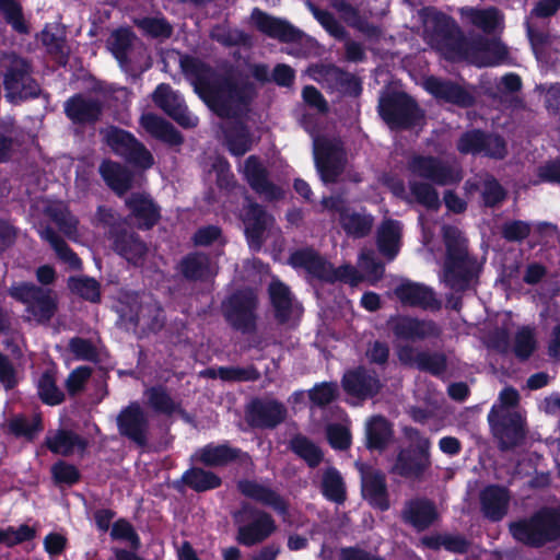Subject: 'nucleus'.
Masks as SVG:
<instances>
[{
  "label": "nucleus",
  "instance_id": "a18cd8bd",
  "mask_svg": "<svg viewBox=\"0 0 560 560\" xmlns=\"http://www.w3.org/2000/svg\"><path fill=\"white\" fill-rule=\"evenodd\" d=\"M182 273L191 280L207 279L217 273V267L203 254H191L180 262Z\"/></svg>",
  "mask_w": 560,
  "mask_h": 560
},
{
  "label": "nucleus",
  "instance_id": "ddd939ff",
  "mask_svg": "<svg viewBox=\"0 0 560 560\" xmlns=\"http://www.w3.org/2000/svg\"><path fill=\"white\" fill-rule=\"evenodd\" d=\"M378 109L390 128H408L422 118V113L415 101L402 93L383 96Z\"/></svg>",
  "mask_w": 560,
  "mask_h": 560
},
{
  "label": "nucleus",
  "instance_id": "7c9ffc66",
  "mask_svg": "<svg viewBox=\"0 0 560 560\" xmlns=\"http://www.w3.org/2000/svg\"><path fill=\"white\" fill-rule=\"evenodd\" d=\"M47 448L55 454L83 453L88 441L67 429L49 430L45 438Z\"/></svg>",
  "mask_w": 560,
  "mask_h": 560
},
{
  "label": "nucleus",
  "instance_id": "58836bf2",
  "mask_svg": "<svg viewBox=\"0 0 560 560\" xmlns=\"http://www.w3.org/2000/svg\"><path fill=\"white\" fill-rule=\"evenodd\" d=\"M462 18L469 24L481 30L485 33H492L500 27L503 16L495 8L474 9L462 8L459 10Z\"/></svg>",
  "mask_w": 560,
  "mask_h": 560
},
{
  "label": "nucleus",
  "instance_id": "49530a36",
  "mask_svg": "<svg viewBox=\"0 0 560 560\" xmlns=\"http://www.w3.org/2000/svg\"><path fill=\"white\" fill-rule=\"evenodd\" d=\"M50 477L55 487L66 489L78 485L82 479V474L75 465L58 459L50 467Z\"/></svg>",
  "mask_w": 560,
  "mask_h": 560
},
{
  "label": "nucleus",
  "instance_id": "9d476101",
  "mask_svg": "<svg viewBox=\"0 0 560 560\" xmlns=\"http://www.w3.org/2000/svg\"><path fill=\"white\" fill-rule=\"evenodd\" d=\"M107 48L125 70H143L151 65L147 48L129 28L112 32Z\"/></svg>",
  "mask_w": 560,
  "mask_h": 560
},
{
  "label": "nucleus",
  "instance_id": "f8f14e48",
  "mask_svg": "<svg viewBox=\"0 0 560 560\" xmlns=\"http://www.w3.org/2000/svg\"><path fill=\"white\" fill-rule=\"evenodd\" d=\"M316 168L324 183H334L343 172L346 156L337 139L315 138L313 143Z\"/></svg>",
  "mask_w": 560,
  "mask_h": 560
},
{
  "label": "nucleus",
  "instance_id": "4d7b16f0",
  "mask_svg": "<svg viewBox=\"0 0 560 560\" xmlns=\"http://www.w3.org/2000/svg\"><path fill=\"white\" fill-rule=\"evenodd\" d=\"M506 55V47L501 42H486L479 55L472 58V62L480 67L494 66L503 61Z\"/></svg>",
  "mask_w": 560,
  "mask_h": 560
},
{
  "label": "nucleus",
  "instance_id": "2f4dec72",
  "mask_svg": "<svg viewBox=\"0 0 560 560\" xmlns=\"http://www.w3.org/2000/svg\"><path fill=\"white\" fill-rule=\"evenodd\" d=\"M276 530V524L269 513H261L259 518L237 528L238 544L252 547L267 539Z\"/></svg>",
  "mask_w": 560,
  "mask_h": 560
},
{
  "label": "nucleus",
  "instance_id": "423d86ee",
  "mask_svg": "<svg viewBox=\"0 0 560 560\" xmlns=\"http://www.w3.org/2000/svg\"><path fill=\"white\" fill-rule=\"evenodd\" d=\"M0 68L3 70L5 97L10 102L36 97L39 94V85L32 78L31 66L25 59L15 54H3Z\"/></svg>",
  "mask_w": 560,
  "mask_h": 560
},
{
  "label": "nucleus",
  "instance_id": "7ed1b4c3",
  "mask_svg": "<svg viewBox=\"0 0 560 560\" xmlns=\"http://www.w3.org/2000/svg\"><path fill=\"white\" fill-rule=\"evenodd\" d=\"M512 537L530 548H541L560 540V509L542 506L529 517L509 524Z\"/></svg>",
  "mask_w": 560,
  "mask_h": 560
},
{
  "label": "nucleus",
  "instance_id": "a211bd4d",
  "mask_svg": "<svg viewBox=\"0 0 560 560\" xmlns=\"http://www.w3.org/2000/svg\"><path fill=\"white\" fill-rule=\"evenodd\" d=\"M394 335L404 340L436 339L441 336V327L433 320L399 316L390 320Z\"/></svg>",
  "mask_w": 560,
  "mask_h": 560
},
{
  "label": "nucleus",
  "instance_id": "72a5a7b5",
  "mask_svg": "<svg viewBox=\"0 0 560 560\" xmlns=\"http://www.w3.org/2000/svg\"><path fill=\"white\" fill-rule=\"evenodd\" d=\"M125 202L139 228L150 229L158 222L160 209L148 195L131 194Z\"/></svg>",
  "mask_w": 560,
  "mask_h": 560
},
{
  "label": "nucleus",
  "instance_id": "3c124183",
  "mask_svg": "<svg viewBox=\"0 0 560 560\" xmlns=\"http://www.w3.org/2000/svg\"><path fill=\"white\" fill-rule=\"evenodd\" d=\"M528 34L537 59L547 66L555 67L558 62V52L552 50L549 37L534 32L530 27H528Z\"/></svg>",
  "mask_w": 560,
  "mask_h": 560
},
{
  "label": "nucleus",
  "instance_id": "bf43d9fd",
  "mask_svg": "<svg viewBox=\"0 0 560 560\" xmlns=\"http://www.w3.org/2000/svg\"><path fill=\"white\" fill-rule=\"evenodd\" d=\"M135 23L145 35L154 38H168L173 33L172 25L164 18H143Z\"/></svg>",
  "mask_w": 560,
  "mask_h": 560
},
{
  "label": "nucleus",
  "instance_id": "f704fd0d",
  "mask_svg": "<svg viewBox=\"0 0 560 560\" xmlns=\"http://www.w3.org/2000/svg\"><path fill=\"white\" fill-rule=\"evenodd\" d=\"M272 223V218L265 210L256 205L250 203L244 215L245 233L250 247L259 249L262 242V234Z\"/></svg>",
  "mask_w": 560,
  "mask_h": 560
},
{
  "label": "nucleus",
  "instance_id": "680f3d73",
  "mask_svg": "<svg viewBox=\"0 0 560 560\" xmlns=\"http://www.w3.org/2000/svg\"><path fill=\"white\" fill-rule=\"evenodd\" d=\"M522 89V80L515 73H509L501 78L500 83L498 84V91L502 94V97H505V101L509 102L510 107H522V100L515 95Z\"/></svg>",
  "mask_w": 560,
  "mask_h": 560
},
{
  "label": "nucleus",
  "instance_id": "20e7f679",
  "mask_svg": "<svg viewBox=\"0 0 560 560\" xmlns=\"http://www.w3.org/2000/svg\"><path fill=\"white\" fill-rule=\"evenodd\" d=\"M423 26L425 40L446 59L457 60L468 56L463 33L447 15L425 9Z\"/></svg>",
  "mask_w": 560,
  "mask_h": 560
},
{
  "label": "nucleus",
  "instance_id": "37998d69",
  "mask_svg": "<svg viewBox=\"0 0 560 560\" xmlns=\"http://www.w3.org/2000/svg\"><path fill=\"white\" fill-rule=\"evenodd\" d=\"M100 173L106 184L118 195H124L131 188V173L116 162L104 161L100 165Z\"/></svg>",
  "mask_w": 560,
  "mask_h": 560
},
{
  "label": "nucleus",
  "instance_id": "603ef678",
  "mask_svg": "<svg viewBox=\"0 0 560 560\" xmlns=\"http://www.w3.org/2000/svg\"><path fill=\"white\" fill-rule=\"evenodd\" d=\"M36 529L27 524H22L18 528L8 526L0 528V545L13 548L18 545L31 541L36 537Z\"/></svg>",
  "mask_w": 560,
  "mask_h": 560
},
{
  "label": "nucleus",
  "instance_id": "f257e3e1",
  "mask_svg": "<svg viewBox=\"0 0 560 560\" xmlns=\"http://www.w3.org/2000/svg\"><path fill=\"white\" fill-rule=\"evenodd\" d=\"M178 61L195 92L218 116L236 118L248 112L255 96L252 84L218 74L201 60L188 55L178 54Z\"/></svg>",
  "mask_w": 560,
  "mask_h": 560
},
{
  "label": "nucleus",
  "instance_id": "338daca9",
  "mask_svg": "<svg viewBox=\"0 0 560 560\" xmlns=\"http://www.w3.org/2000/svg\"><path fill=\"white\" fill-rule=\"evenodd\" d=\"M416 368L433 375H441L446 370V357L440 352L423 351Z\"/></svg>",
  "mask_w": 560,
  "mask_h": 560
},
{
  "label": "nucleus",
  "instance_id": "4c0bfd02",
  "mask_svg": "<svg viewBox=\"0 0 560 560\" xmlns=\"http://www.w3.org/2000/svg\"><path fill=\"white\" fill-rule=\"evenodd\" d=\"M141 127L152 137L172 145L180 144L183 138L172 124L154 114H143L140 118Z\"/></svg>",
  "mask_w": 560,
  "mask_h": 560
},
{
  "label": "nucleus",
  "instance_id": "bb28decb",
  "mask_svg": "<svg viewBox=\"0 0 560 560\" xmlns=\"http://www.w3.org/2000/svg\"><path fill=\"white\" fill-rule=\"evenodd\" d=\"M342 386L349 395L366 399L376 395L382 385L374 372L358 368L343 375Z\"/></svg>",
  "mask_w": 560,
  "mask_h": 560
},
{
  "label": "nucleus",
  "instance_id": "cd10ccee",
  "mask_svg": "<svg viewBox=\"0 0 560 560\" xmlns=\"http://www.w3.org/2000/svg\"><path fill=\"white\" fill-rule=\"evenodd\" d=\"M117 425L122 435L140 445L144 443L148 420L139 404L132 402L121 410L117 417Z\"/></svg>",
  "mask_w": 560,
  "mask_h": 560
},
{
  "label": "nucleus",
  "instance_id": "39448f33",
  "mask_svg": "<svg viewBox=\"0 0 560 560\" xmlns=\"http://www.w3.org/2000/svg\"><path fill=\"white\" fill-rule=\"evenodd\" d=\"M9 294L25 305L26 318L37 324L48 323L58 311V294L48 287L18 282L11 285Z\"/></svg>",
  "mask_w": 560,
  "mask_h": 560
},
{
  "label": "nucleus",
  "instance_id": "a878e982",
  "mask_svg": "<svg viewBox=\"0 0 560 560\" xmlns=\"http://www.w3.org/2000/svg\"><path fill=\"white\" fill-rule=\"evenodd\" d=\"M402 521L418 532L428 529L439 517L435 504L425 498L411 499L401 512Z\"/></svg>",
  "mask_w": 560,
  "mask_h": 560
},
{
  "label": "nucleus",
  "instance_id": "69168bd1",
  "mask_svg": "<svg viewBox=\"0 0 560 560\" xmlns=\"http://www.w3.org/2000/svg\"><path fill=\"white\" fill-rule=\"evenodd\" d=\"M0 11L5 21L19 33H27V26L23 19L22 8L15 0H0Z\"/></svg>",
  "mask_w": 560,
  "mask_h": 560
},
{
  "label": "nucleus",
  "instance_id": "f03ea898",
  "mask_svg": "<svg viewBox=\"0 0 560 560\" xmlns=\"http://www.w3.org/2000/svg\"><path fill=\"white\" fill-rule=\"evenodd\" d=\"M442 237L446 255L440 280L454 293L464 292L475 283L480 265L469 254L467 238L458 228L443 225Z\"/></svg>",
  "mask_w": 560,
  "mask_h": 560
},
{
  "label": "nucleus",
  "instance_id": "de8ad7c7",
  "mask_svg": "<svg viewBox=\"0 0 560 560\" xmlns=\"http://www.w3.org/2000/svg\"><path fill=\"white\" fill-rule=\"evenodd\" d=\"M322 492L327 500L336 504H343L347 500L345 481L336 468L330 467L324 472Z\"/></svg>",
  "mask_w": 560,
  "mask_h": 560
},
{
  "label": "nucleus",
  "instance_id": "79ce46f5",
  "mask_svg": "<svg viewBox=\"0 0 560 560\" xmlns=\"http://www.w3.org/2000/svg\"><path fill=\"white\" fill-rule=\"evenodd\" d=\"M392 425L382 416H373L365 423L366 445L370 451H382L392 438Z\"/></svg>",
  "mask_w": 560,
  "mask_h": 560
},
{
  "label": "nucleus",
  "instance_id": "0eeeda50",
  "mask_svg": "<svg viewBox=\"0 0 560 560\" xmlns=\"http://www.w3.org/2000/svg\"><path fill=\"white\" fill-rule=\"evenodd\" d=\"M258 307V294L249 288L234 292L221 306L226 323L234 330L248 335L257 330Z\"/></svg>",
  "mask_w": 560,
  "mask_h": 560
},
{
  "label": "nucleus",
  "instance_id": "052dcab7",
  "mask_svg": "<svg viewBox=\"0 0 560 560\" xmlns=\"http://www.w3.org/2000/svg\"><path fill=\"white\" fill-rule=\"evenodd\" d=\"M310 11L320 25L335 38L346 39L347 32L345 27L336 20V18L328 11L320 10L311 2H307Z\"/></svg>",
  "mask_w": 560,
  "mask_h": 560
},
{
  "label": "nucleus",
  "instance_id": "9b49d317",
  "mask_svg": "<svg viewBox=\"0 0 560 560\" xmlns=\"http://www.w3.org/2000/svg\"><path fill=\"white\" fill-rule=\"evenodd\" d=\"M101 135L116 154L124 156L136 166L149 168L153 165L152 154L131 133L115 126H109L102 129Z\"/></svg>",
  "mask_w": 560,
  "mask_h": 560
},
{
  "label": "nucleus",
  "instance_id": "09e8293b",
  "mask_svg": "<svg viewBox=\"0 0 560 560\" xmlns=\"http://www.w3.org/2000/svg\"><path fill=\"white\" fill-rule=\"evenodd\" d=\"M40 236L51 245L58 257L63 262L68 264L73 269H79L81 267V260L79 257L68 247L66 242L57 235L54 230L47 228L40 232Z\"/></svg>",
  "mask_w": 560,
  "mask_h": 560
},
{
  "label": "nucleus",
  "instance_id": "a19ab883",
  "mask_svg": "<svg viewBox=\"0 0 560 560\" xmlns=\"http://www.w3.org/2000/svg\"><path fill=\"white\" fill-rule=\"evenodd\" d=\"M114 249L133 265L141 264L148 252L147 245L136 234L128 232L116 235Z\"/></svg>",
  "mask_w": 560,
  "mask_h": 560
},
{
  "label": "nucleus",
  "instance_id": "dca6fc26",
  "mask_svg": "<svg viewBox=\"0 0 560 560\" xmlns=\"http://www.w3.org/2000/svg\"><path fill=\"white\" fill-rule=\"evenodd\" d=\"M285 406L275 399L257 398L245 410L246 422L257 429H273L287 418Z\"/></svg>",
  "mask_w": 560,
  "mask_h": 560
},
{
  "label": "nucleus",
  "instance_id": "c9c22d12",
  "mask_svg": "<svg viewBox=\"0 0 560 560\" xmlns=\"http://www.w3.org/2000/svg\"><path fill=\"white\" fill-rule=\"evenodd\" d=\"M268 293L277 319L281 323L288 322L295 310L289 287L278 279H272L268 287Z\"/></svg>",
  "mask_w": 560,
  "mask_h": 560
},
{
  "label": "nucleus",
  "instance_id": "774afa93",
  "mask_svg": "<svg viewBox=\"0 0 560 560\" xmlns=\"http://www.w3.org/2000/svg\"><path fill=\"white\" fill-rule=\"evenodd\" d=\"M92 375V369L89 366H79L74 369L65 382L66 389L70 396L81 393Z\"/></svg>",
  "mask_w": 560,
  "mask_h": 560
},
{
  "label": "nucleus",
  "instance_id": "b1692460",
  "mask_svg": "<svg viewBox=\"0 0 560 560\" xmlns=\"http://www.w3.org/2000/svg\"><path fill=\"white\" fill-rule=\"evenodd\" d=\"M65 114L78 125H88L96 122L103 112L102 103L94 97L83 94H75L65 103Z\"/></svg>",
  "mask_w": 560,
  "mask_h": 560
},
{
  "label": "nucleus",
  "instance_id": "5fc2aeb1",
  "mask_svg": "<svg viewBox=\"0 0 560 560\" xmlns=\"http://www.w3.org/2000/svg\"><path fill=\"white\" fill-rule=\"evenodd\" d=\"M430 457H396L393 471L405 478H418L430 465Z\"/></svg>",
  "mask_w": 560,
  "mask_h": 560
},
{
  "label": "nucleus",
  "instance_id": "5701e85b",
  "mask_svg": "<svg viewBox=\"0 0 560 560\" xmlns=\"http://www.w3.org/2000/svg\"><path fill=\"white\" fill-rule=\"evenodd\" d=\"M361 492L372 508L382 512L389 509L386 477L381 470H361Z\"/></svg>",
  "mask_w": 560,
  "mask_h": 560
},
{
  "label": "nucleus",
  "instance_id": "2eb2a0df",
  "mask_svg": "<svg viewBox=\"0 0 560 560\" xmlns=\"http://www.w3.org/2000/svg\"><path fill=\"white\" fill-rule=\"evenodd\" d=\"M488 420L494 436L500 442L501 451H508L524 439V423L518 412L504 408H492Z\"/></svg>",
  "mask_w": 560,
  "mask_h": 560
},
{
  "label": "nucleus",
  "instance_id": "c756f323",
  "mask_svg": "<svg viewBox=\"0 0 560 560\" xmlns=\"http://www.w3.org/2000/svg\"><path fill=\"white\" fill-rule=\"evenodd\" d=\"M290 262L293 267L303 268L318 279L329 282L336 281L332 265L313 249H302L293 253Z\"/></svg>",
  "mask_w": 560,
  "mask_h": 560
},
{
  "label": "nucleus",
  "instance_id": "c03bdc74",
  "mask_svg": "<svg viewBox=\"0 0 560 560\" xmlns=\"http://www.w3.org/2000/svg\"><path fill=\"white\" fill-rule=\"evenodd\" d=\"M182 482L195 492L200 493L219 488L222 485V479L213 471L191 467L183 474Z\"/></svg>",
  "mask_w": 560,
  "mask_h": 560
},
{
  "label": "nucleus",
  "instance_id": "412c9836",
  "mask_svg": "<svg viewBox=\"0 0 560 560\" xmlns=\"http://www.w3.org/2000/svg\"><path fill=\"white\" fill-rule=\"evenodd\" d=\"M510 501V490L500 485H488L479 493L480 511L490 522H500L505 517Z\"/></svg>",
  "mask_w": 560,
  "mask_h": 560
},
{
  "label": "nucleus",
  "instance_id": "6e6552de",
  "mask_svg": "<svg viewBox=\"0 0 560 560\" xmlns=\"http://www.w3.org/2000/svg\"><path fill=\"white\" fill-rule=\"evenodd\" d=\"M119 313L126 320L149 331H159L165 322L163 310L149 294L126 293Z\"/></svg>",
  "mask_w": 560,
  "mask_h": 560
},
{
  "label": "nucleus",
  "instance_id": "f3484780",
  "mask_svg": "<svg viewBox=\"0 0 560 560\" xmlns=\"http://www.w3.org/2000/svg\"><path fill=\"white\" fill-rule=\"evenodd\" d=\"M153 102L158 107L171 116L175 121L185 128L197 126L198 118L191 115L182 97L168 85H158L152 94Z\"/></svg>",
  "mask_w": 560,
  "mask_h": 560
},
{
  "label": "nucleus",
  "instance_id": "ea45409f",
  "mask_svg": "<svg viewBox=\"0 0 560 560\" xmlns=\"http://www.w3.org/2000/svg\"><path fill=\"white\" fill-rule=\"evenodd\" d=\"M149 406L156 412L171 416L178 413L184 420L190 421L189 415L182 409L180 404L175 401L167 390L162 386L150 387L144 392Z\"/></svg>",
  "mask_w": 560,
  "mask_h": 560
},
{
  "label": "nucleus",
  "instance_id": "6e6d98bb",
  "mask_svg": "<svg viewBox=\"0 0 560 560\" xmlns=\"http://www.w3.org/2000/svg\"><path fill=\"white\" fill-rule=\"evenodd\" d=\"M212 377H220L223 381L229 382H248L256 381L260 377L259 372L253 365L241 368V366H228L219 368L218 370L209 371Z\"/></svg>",
  "mask_w": 560,
  "mask_h": 560
},
{
  "label": "nucleus",
  "instance_id": "13d9d810",
  "mask_svg": "<svg viewBox=\"0 0 560 560\" xmlns=\"http://www.w3.org/2000/svg\"><path fill=\"white\" fill-rule=\"evenodd\" d=\"M72 293L90 302H98L101 292L98 282L89 277H71L68 282Z\"/></svg>",
  "mask_w": 560,
  "mask_h": 560
},
{
  "label": "nucleus",
  "instance_id": "8fccbe9b",
  "mask_svg": "<svg viewBox=\"0 0 560 560\" xmlns=\"http://www.w3.org/2000/svg\"><path fill=\"white\" fill-rule=\"evenodd\" d=\"M38 396L47 405H59L65 400L63 392L57 386L55 374L44 372L37 383Z\"/></svg>",
  "mask_w": 560,
  "mask_h": 560
},
{
  "label": "nucleus",
  "instance_id": "4468645a",
  "mask_svg": "<svg viewBox=\"0 0 560 560\" xmlns=\"http://www.w3.org/2000/svg\"><path fill=\"white\" fill-rule=\"evenodd\" d=\"M322 205L329 211L338 213V222L348 236L361 238L370 234L374 225V217L365 209L355 210L347 207L342 199L328 197Z\"/></svg>",
  "mask_w": 560,
  "mask_h": 560
},
{
  "label": "nucleus",
  "instance_id": "393cba45",
  "mask_svg": "<svg viewBox=\"0 0 560 560\" xmlns=\"http://www.w3.org/2000/svg\"><path fill=\"white\" fill-rule=\"evenodd\" d=\"M243 172L249 186L262 198L276 200L282 196V190L268 179L267 170L257 156L247 158Z\"/></svg>",
  "mask_w": 560,
  "mask_h": 560
},
{
  "label": "nucleus",
  "instance_id": "aec40b11",
  "mask_svg": "<svg viewBox=\"0 0 560 560\" xmlns=\"http://www.w3.org/2000/svg\"><path fill=\"white\" fill-rule=\"evenodd\" d=\"M236 489L245 498L271 508L281 516L289 513L287 501L277 491L256 480L240 479L236 482Z\"/></svg>",
  "mask_w": 560,
  "mask_h": 560
},
{
  "label": "nucleus",
  "instance_id": "c85d7f7f",
  "mask_svg": "<svg viewBox=\"0 0 560 560\" xmlns=\"http://www.w3.org/2000/svg\"><path fill=\"white\" fill-rule=\"evenodd\" d=\"M252 20L256 27L269 37L281 42H293L299 38V31L287 21L271 16L259 9H254Z\"/></svg>",
  "mask_w": 560,
  "mask_h": 560
},
{
  "label": "nucleus",
  "instance_id": "e2e57ef3",
  "mask_svg": "<svg viewBox=\"0 0 560 560\" xmlns=\"http://www.w3.org/2000/svg\"><path fill=\"white\" fill-rule=\"evenodd\" d=\"M229 150L232 154L241 156L252 148V139L247 128L238 126L226 135Z\"/></svg>",
  "mask_w": 560,
  "mask_h": 560
},
{
  "label": "nucleus",
  "instance_id": "4be33fe9",
  "mask_svg": "<svg viewBox=\"0 0 560 560\" xmlns=\"http://www.w3.org/2000/svg\"><path fill=\"white\" fill-rule=\"evenodd\" d=\"M110 538L129 542L130 548L113 547V556L108 560H147L138 555L141 547V539L132 524L126 518H118L112 525Z\"/></svg>",
  "mask_w": 560,
  "mask_h": 560
},
{
  "label": "nucleus",
  "instance_id": "e433bc0d",
  "mask_svg": "<svg viewBox=\"0 0 560 560\" xmlns=\"http://www.w3.org/2000/svg\"><path fill=\"white\" fill-rule=\"evenodd\" d=\"M401 237V224L398 221L384 220L377 229L376 243L378 250L388 260L398 254Z\"/></svg>",
  "mask_w": 560,
  "mask_h": 560
},
{
  "label": "nucleus",
  "instance_id": "0e129e2a",
  "mask_svg": "<svg viewBox=\"0 0 560 560\" xmlns=\"http://www.w3.org/2000/svg\"><path fill=\"white\" fill-rule=\"evenodd\" d=\"M359 267L371 282L378 281L384 275V265L377 260L372 249L361 252Z\"/></svg>",
  "mask_w": 560,
  "mask_h": 560
},
{
  "label": "nucleus",
  "instance_id": "6ab92c4d",
  "mask_svg": "<svg viewBox=\"0 0 560 560\" xmlns=\"http://www.w3.org/2000/svg\"><path fill=\"white\" fill-rule=\"evenodd\" d=\"M394 293L407 306L430 311H439L442 306L434 290L422 283L405 280L395 288Z\"/></svg>",
  "mask_w": 560,
  "mask_h": 560
},
{
  "label": "nucleus",
  "instance_id": "1a4fd4ad",
  "mask_svg": "<svg viewBox=\"0 0 560 560\" xmlns=\"http://www.w3.org/2000/svg\"><path fill=\"white\" fill-rule=\"evenodd\" d=\"M406 167L415 179H425L439 186L454 185L463 179L459 166L433 155L413 153L408 158Z\"/></svg>",
  "mask_w": 560,
  "mask_h": 560
},
{
  "label": "nucleus",
  "instance_id": "473e14b6",
  "mask_svg": "<svg viewBox=\"0 0 560 560\" xmlns=\"http://www.w3.org/2000/svg\"><path fill=\"white\" fill-rule=\"evenodd\" d=\"M425 90L434 97L460 106L471 103V96L458 84L435 77L424 80Z\"/></svg>",
  "mask_w": 560,
  "mask_h": 560
},
{
  "label": "nucleus",
  "instance_id": "864d4df0",
  "mask_svg": "<svg viewBox=\"0 0 560 560\" xmlns=\"http://www.w3.org/2000/svg\"><path fill=\"white\" fill-rule=\"evenodd\" d=\"M409 189L416 200L429 209H438L441 205L439 194L430 182L409 180Z\"/></svg>",
  "mask_w": 560,
  "mask_h": 560
}]
</instances>
